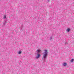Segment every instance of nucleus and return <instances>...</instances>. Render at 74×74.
Listing matches in <instances>:
<instances>
[{
    "label": "nucleus",
    "mask_w": 74,
    "mask_h": 74,
    "mask_svg": "<svg viewBox=\"0 0 74 74\" xmlns=\"http://www.w3.org/2000/svg\"><path fill=\"white\" fill-rule=\"evenodd\" d=\"M43 53V55L42 57V59L43 60V63L45 64V62H46L47 58L48 56V51H47V50H45Z\"/></svg>",
    "instance_id": "f257e3e1"
},
{
    "label": "nucleus",
    "mask_w": 74,
    "mask_h": 74,
    "mask_svg": "<svg viewBox=\"0 0 74 74\" xmlns=\"http://www.w3.org/2000/svg\"><path fill=\"white\" fill-rule=\"evenodd\" d=\"M41 49H38L37 50L36 52L37 53V56L35 58L36 59H38V58H40V54L38 53H40V52H41Z\"/></svg>",
    "instance_id": "f03ea898"
},
{
    "label": "nucleus",
    "mask_w": 74,
    "mask_h": 74,
    "mask_svg": "<svg viewBox=\"0 0 74 74\" xmlns=\"http://www.w3.org/2000/svg\"><path fill=\"white\" fill-rule=\"evenodd\" d=\"M67 65V63L64 62L62 64V66H66Z\"/></svg>",
    "instance_id": "7ed1b4c3"
},
{
    "label": "nucleus",
    "mask_w": 74,
    "mask_h": 74,
    "mask_svg": "<svg viewBox=\"0 0 74 74\" xmlns=\"http://www.w3.org/2000/svg\"><path fill=\"white\" fill-rule=\"evenodd\" d=\"M66 31L67 32H70V28L67 29L66 30Z\"/></svg>",
    "instance_id": "20e7f679"
},
{
    "label": "nucleus",
    "mask_w": 74,
    "mask_h": 74,
    "mask_svg": "<svg viewBox=\"0 0 74 74\" xmlns=\"http://www.w3.org/2000/svg\"><path fill=\"white\" fill-rule=\"evenodd\" d=\"M6 23H7V22H6V21H5L4 22H3V25H5Z\"/></svg>",
    "instance_id": "39448f33"
},
{
    "label": "nucleus",
    "mask_w": 74,
    "mask_h": 74,
    "mask_svg": "<svg viewBox=\"0 0 74 74\" xmlns=\"http://www.w3.org/2000/svg\"><path fill=\"white\" fill-rule=\"evenodd\" d=\"M18 54H21V51H19L18 52Z\"/></svg>",
    "instance_id": "423d86ee"
},
{
    "label": "nucleus",
    "mask_w": 74,
    "mask_h": 74,
    "mask_svg": "<svg viewBox=\"0 0 74 74\" xmlns=\"http://www.w3.org/2000/svg\"><path fill=\"white\" fill-rule=\"evenodd\" d=\"M74 61V59H72L71 60V62H73Z\"/></svg>",
    "instance_id": "0eeeda50"
},
{
    "label": "nucleus",
    "mask_w": 74,
    "mask_h": 74,
    "mask_svg": "<svg viewBox=\"0 0 74 74\" xmlns=\"http://www.w3.org/2000/svg\"><path fill=\"white\" fill-rule=\"evenodd\" d=\"M3 19H5L6 18V16L5 15L3 17Z\"/></svg>",
    "instance_id": "6e6552de"
},
{
    "label": "nucleus",
    "mask_w": 74,
    "mask_h": 74,
    "mask_svg": "<svg viewBox=\"0 0 74 74\" xmlns=\"http://www.w3.org/2000/svg\"><path fill=\"white\" fill-rule=\"evenodd\" d=\"M52 36H51L50 38V39L51 40H52Z\"/></svg>",
    "instance_id": "1a4fd4ad"
},
{
    "label": "nucleus",
    "mask_w": 74,
    "mask_h": 74,
    "mask_svg": "<svg viewBox=\"0 0 74 74\" xmlns=\"http://www.w3.org/2000/svg\"><path fill=\"white\" fill-rule=\"evenodd\" d=\"M22 27H21L20 29H22Z\"/></svg>",
    "instance_id": "9d476101"
},
{
    "label": "nucleus",
    "mask_w": 74,
    "mask_h": 74,
    "mask_svg": "<svg viewBox=\"0 0 74 74\" xmlns=\"http://www.w3.org/2000/svg\"><path fill=\"white\" fill-rule=\"evenodd\" d=\"M65 44H66V43H65Z\"/></svg>",
    "instance_id": "9b49d317"
}]
</instances>
